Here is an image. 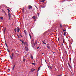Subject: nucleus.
I'll return each mask as SVG.
<instances>
[{
    "label": "nucleus",
    "instance_id": "nucleus-1",
    "mask_svg": "<svg viewBox=\"0 0 76 76\" xmlns=\"http://www.w3.org/2000/svg\"><path fill=\"white\" fill-rule=\"evenodd\" d=\"M13 56H14V53H12V57L11 56H10V57L12 59H13Z\"/></svg>",
    "mask_w": 76,
    "mask_h": 76
},
{
    "label": "nucleus",
    "instance_id": "nucleus-2",
    "mask_svg": "<svg viewBox=\"0 0 76 76\" xmlns=\"http://www.w3.org/2000/svg\"><path fill=\"white\" fill-rule=\"evenodd\" d=\"M23 44H24V45H27V44H28V43L26 42H23Z\"/></svg>",
    "mask_w": 76,
    "mask_h": 76
},
{
    "label": "nucleus",
    "instance_id": "nucleus-3",
    "mask_svg": "<svg viewBox=\"0 0 76 76\" xmlns=\"http://www.w3.org/2000/svg\"><path fill=\"white\" fill-rule=\"evenodd\" d=\"M28 9H32V7L31 5H29L28 6Z\"/></svg>",
    "mask_w": 76,
    "mask_h": 76
},
{
    "label": "nucleus",
    "instance_id": "nucleus-4",
    "mask_svg": "<svg viewBox=\"0 0 76 76\" xmlns=\"http://www.w3.org/2000/svg\"><path fill=\"white\" fill-rule=\"evenodd\" d=\"M24 49L25 50H26V51L28 50V48L25 47V48Z\"/></svg>",
    "mask_w": 76,
    "mask_h": 76
},
{
    "label": "nucleus",
    "instance_id": "nucleus-5",
    "mask_svg": "<svg viewBox=\"0 0 76 76\" xmlns=\"http://www.w3.org/2000/svg\"><path fill=\"white\" fill-rule=\"evenodd\" d=\"M6 27L4 29V35L5 34V33L6 32Z\"/></svg>",
    "mask_w": 76,
    "mask_h": 76
},
{
    "label": "nucleus",
    "instance_id": "nucleus-6",
    "mask_svg": "<svg viewBox=\"0 0 76 76\" xmlns=\"http://www.w3.org/2000/svg\"><path fill=\"white\" fill-rule=\"evenodd\" d=\"M0 19H1L2 20H3V18L2 17H0Z\"/></svg>",
    "mask_w": 76,
    "mask_h": 76
},
{
    "label": "nucleus",
    "instance_id": "nucleus-7",
    "mask_svg": "<svg viewBox=\"0 0 76 76\" xmlns=\"http://www.w3.org/2000/svg\"><path fill=\"white\" fill-rule=\"evenodd\" d=\"M20 31V29L19 28H18L17 29V32H19V31Z\"/></svg>",
    "mask_w": 76,
    "mask_h": 76
},
{
    "label": "nucleus",
    "instance_id": "nucleus-8",
    "mask_svg": "<svg viewBox=\"0 0 76 76\" xmlns=\"http://www.w3.org/2000/svg\"><path fill=\"white\" fill-rule=\"evenodd\" d=\"M32 19H35V16H33L32 17Z\"/></svg>",
    "mask_w": 76,
    "mask_h": 76
},
{
    "label": "nucleus",
    "instance_id": "nucleus-9",
    "mask_svg": "<svg viewBox=\"0 0 76 76\" xmlns=\"http://www.w3.org/2000/svg\"><path fill=\"white\" fill-rule=\"evenodd\" d=\"M35 70V69H31V72H34V71Z\"/></svg>",
    "mask_w": 76,
    "mask_h": 76
},
{
    "label": "nucleus",
    "instance_id": "nucleus-10",
    "mask_svg": "<svg viewBox=\"0 0 76 76\" xmlns=\"http://www.w3.org/2000/svg\"><path fill=\"white\" fill-rule=\"evenodd\" d=\"M48 68L50 69L51 70V69H52V68L51 67H48Z\"/></svg>",
    "mask_w": 76,
    "mask_h": 76
},
{
    "label": "nucleus",
    "instance_id": "nucleus-11",
    "mask_svg": "<svg viewBox=\"0 0 76 76\" xmlns=\"http://www.w3.org/2000/svg\"><path fill=\"white\" fill-rule=\"evenodd\" d=\"M17 30V28H16L14 29V31H15V32H16Z\"/></svg>",
    "mask_w": 76,
    "mask_h": 76
},
{
    "label": "nucleus",
    "instance_id": "nucleus-12",
    "mask_svg": "<svg viewBox=\"0 0 76 76\" xmlns=\"http://www.w3.org/2000/svg\"><path fill=\"white\" fill-rule=\"evenodd\" d=\"M20 41H21V42H22V44L23 43V42H24V40H21Z\"/></svg>",
    "mask_w": 76,
    "mask_h": 76
},
{
    "label": "nucleus",
    "instance_id": "nucleus-13",
    "mask_svg": "<svg viewBox=\"0 0 76 76\" xmlns=\"http://www.w3.org/2000/svg\"><path fill=\"white\" fill-rule=\"evenodd\" d=\"M45 0H42L41 1V2H44Z\"/></svg>",
    "mask_w": 76,
    "mask_h": 76
},
{
    "label": "nucleus",
    "instance_id": "nucleus-14",
    "mask_svg": "<svg viewBox=\"0 0 76 76\" xmlns=\"http://www.w3.org/2000/svg\"><path fill=\"white\" fill-rule=\"evenodd\" d=\"M60 27L61 28H62V26L61 24H60Z\"/></svg>",
    "mask_w": 76,
    "mask_h": 76
},
{
    "label": "nucleus",
    "instance_id": "nucleus-15",
    "mask_svg": "<svg viewBox=\"0 0 76 76\" xmlns=\"http://www.w3.org/2000/svg\"><path fill=\"white\" fill-rule=\"evenodd\" d=\"M7 10L8 11V13H9L10 12V10H9V9H7Z\"/></svg>",
    "mask_w": 76,
    "mask_h": 76
},
{
    "label": "nucleus",
    "instance_id": "nucleus-16",
    "mask_svg": "<svg viewBox=\"0 0 76 76\" xmlns=\"http://www.w3.org/2000/svg\"><path fill=\"white\" fill-rule=\"evenodd\" d=\"M8 15L9 16H11V15H10V13H8Z\"/></svg>",
    "mask_w": 76,
    "mask_h": 76
},
{
    "label": "nucleus",
    "instance_id": "nucleus-17",
    "mask_svg": "<svg viewBox=\"0 0 76 76\" xmlns=\"http://www.w3.org/2000/svg\"><path fill=\"white\" fill-rule=\"evenodd\" d=\"M40 70V67H39L38 69V70L37 71V72H38L39 70Z\"/></svg>",
    "mask_w": 76,
    "mask_h": 76
},
{
    "label": "nucleus",
    "instance_id": "nucleus-18",
    "mask_svg": "<svg viewBox=\"0 0 76 76\" xmlns=\"http://www.w3.org/2000/svg\"><path fill=\"white\" fill-rule=\"evenodd\" d=\"M29 35L30 36V38H31V39H32V37H31V36L30 35V34H29Z\"/></svg>",
    "mask_w": 76,
    "mask_h": 76
},
{
    "label": "nucleus",
    "instance_id": "nucleus-19",
    "mask_svg": "<svg viewBox=\"0 0 76 76\" xmlns=\"http://www.w3.org/2000/svg\"><path fill=\"white\" fill-rule=\"evenodd\" d=\"M31 59H33V56H31Z\"/></svg>",
    "mask_w": 76,
    "mask_h": 76
},
{
    "label": "nucleus",
    "instance_id": "nucleus-20",
    "mask_svg": "<svg viewBox=\"0 0 76 76\" xmlns=\"http://www.w3.org/2000/svg\"><path fill=\"white\" fill-rule=\"evenodd\" d=\"M37 14L38 15V16H39V13L38 12H37Z\"/></svg>",
    "mask_w": 76,
    "mask_h": 76
},
{
    "label": "nucleus",
    "instance_id": "nucleus-21",
    "mask_svg": "<svg viewBox=\"0 0 76 76\" xmlns=\"http://www.w3.org/2000/svg\"><path fill=\"white\" fill-rule=\"evenodd\" d=\"M62 76V74H61L60 75H57V76Z\"/></svg>",
    "mask_w": 76,
    "mask_h": 76
},
{
    "label": "nucleus",
    "instance_id": "nucleus-22",
    "mask_svg": "<svg viewBox=\"0 0 76 76\" xmlns=\"http://www.w3.org/2000/svg\"><path fill=\"white\" fill-rule=\"evenodd\" d=\"M66 30H64V29H63V32H66Z\"/></svg>",
    "mask_w": 76,
    "mask_h": 76
},
{
    "label": "nucleus",
    "instance_id": "nucleus-23",
    "mask_svg": "<svg viewBox=\"0 0 76 76\" xmlns=\"http://www.w3.org/2000/svg\"><path fill=\"white\" fill-rule=\"evenodd\" d=\"M64 36H65V35H66V33L64 32Z\"/></svg>",
    "mask_w": 76,
    "mask_h": 76
},
{
    "label": "nucleus",
    "instance_id": "nucleus-24",
    "mask_svg": "<svg viewBox=\"0 0 76 76\" xmlns=\"http://www.w3.org/2000/svg\"><path fill=\"white\" fill-rule=\"evenodd\" d=\"M63 43H64V39H63Z\"/></svg>",
    "mask_w": 76,
    "mask_h": 76
},
{
    "label": "nucleus",
    "instance_id": "nucleus-25",
    "mask_svg": "<svg viewBox=\"0 0 76 76\" xmlns=\"http://www.w3.org/2000/svg\"><path fill=\"white\" fill-rule=\"evenodd\" d=\"M32 64H33V65H34V66H35V64L34 63H32Z\"/></svg>",
    "mask_w": 76,
    "mask_h": 76
},
{
    "label": "nucleus",
    "instance_id": "nucleus-26",
    "mask_svg": "<svg viewBox=\"0 0 76 76\" xmlns=\"http://www.w3.org/2000/svg\"><path fill=\"white\" fill-rule=\"evenodd\" d=\"M15 68V67H13L12 69V70H14V68Z\"/></svg>",
    "mask_w": 76,
    "mask_h": 76
},
{
    "label": "nucleus",
    "instance_id": "nucleus-27",
    "mask_svg": "<svg viewBox=\"0 0 76 76\" xmlns=\"http://www.w3.org/2000/svg\"><path fill=\"white\" fill-rule=\"evenodd\" d=\"M7 51H8V52H9V53H10V51H9V49H7Z\"/></svg>",
    "mask_w": 76,
    "mask_h": 76
},
{
    "label": "nucleus",
    "instance_id": "nucleus-28",
    "mask_svg": "<svg viewBox=\"0 0 76 76\" xmlns=\"http://www.w3.org/2000/svg\"><path fill=\"white\" fill-rule=\"evenodd\" d=\"M68 66H69V67H71V66H70V64H68Z\"/></svg>",
    "mask_w": 76,
    "mask_h": 76
},
{
    "label": "nucleus",
    "instance_id": "nucleus-29",
    "mask_svg": "<svg viewBox=\"0 0 76 76\" xmlns=\"http://www.w3.org/2000/svg\"><path fill=\"white\" fill-rule=\"evenodd\" d=\"M25 61V59H23V61Z\"/></svg>",
    "mask_w": 76,
    "mask_h": 76
},
{
    "label": "nucleus",
    "instance_id": "nucleus-30",
    "mask_svg": "<svg viewBox=\"0 0 76 76\" xmlns=\"http://www.w3.org/2000/svg\"><path fill=\"white\" fill-rule=\"evenodd\" d=\"M58 41H60V38H58Z\"/></svg>",
    "mask_w": 76,
    "mask_h": 76
},
{
    "label": "nucleus",
    "instance_id": "nucleus-31",
    "mask_svg": "<svg viewBox=\"0 0 76 76\" xmlns=\"http://www.w3.org/2000/svg\"><path fill=\"white\" fill-rule=\"evenodd\" d=\"M5 45H6V47H7V44H6V43H5Z\"/></svg>",
    "mask_w": 76,
    "mask_h": 76
},
{
    "label": "nucleus",
    "instance_id": "nucleus-32",
    "mask_svg": "<svg viewBox=\"0 0 76 76\" xmlns=\"http://www.w3.org/2000/svg\"><path fill=\"white\" fill-rule=\"evenodd\" d=\"M47 48H48L50 49V47H48V46H47Z\"/></svg>",
    "mask_w": 76,
    "mask_h": 76
},
{
    "label": "nucleus",
    "instance_id": "nucleus-33",
    "mask_svg": "<svg viewBox=\"0 0 76 76\" xmlns=\"http://www.w3.org/2000/svg\"><path fill=\"white\" fill-rule=\"evenodd\" d=\"M8 70L9 71V72H10V69H8Z\"/></svg>",
    "mask_w": 76,
    "mask_h": 76
},
{
    "label": "nucleus",
    "instance_id": "nucleus-34",
    "mask_svg": "<svg viewBox=\"0 0 76 76\" xmlns=\"http://www.w3.org/2000/svg\"><path fill=\"white\" fill-rule=\"evenodd\" d=\"M22 12L23 13V12H24V10H22Z\"/></svg>",
    "mask_w": 76,
    "mask_h": 76
},
{
    "label": "nucleus",
    "instance_id": "nucleus-35",
    "mask_svg": "<svg viewBox=\"0 0 76 76\" xmlns=\"http://www.w3.org/2000/svg\"><path fill=\"white\" fill-rule=\"evenodd\" d=\"M43 44H45V45H46V43H45L44 42L43 43Z\"/></svg>",
    "mask_w": 76,
    "mask_h": 76
},
{
    "label": "nucleus",
    "instance_id": "nucleus-36",
    "mask_svg": "<svg viewBox=\"0 0 76 76\" xmlns=\"http://www.w3.org/2000/svg\"><path fill=\"white\" fill-rule=\"evenodd\" d=\"M55 70H56V71H57V69L55 68Z\"/></svg>",
    "mask_w": 76,
    "mask_h": 76
},
{
    "label": "nucleus",
    "instance_id": "nucleus-37",
    "mask_svg": "<svg viewBox=\"0 0 76 76\" xmlns=\"http://www.w3.org/2000/svg\"><path fill=\"white\" fill-rule=\"evenodd\" d=\"M39 48V47H38L37 48V49H38V48Z\"/></svg>",
    "mask_w": 76,
    "mask_h": 76
},
{
    "label": "nucleus",
    "instance_id": "nucleus-38",
    "mask_svg": "<svg viewBox=\"0 0 76 76\" xmlns=\"http://www.w3.org/2000/svg\"><path fill=\"white\" fill-rule=\"evenodd\" d=\"M5 13V15H7V14H6V12H4Z\"/></svg>",
    "mask_w": 76,
    "mask_h": 76
},
{
    "label": "nucleus",
    "instance_id": "nucleus-39",
    "mask_svg": "<svg viewBox=\"0 0 76 76\" xmlns=\"http://www.w3.org/2000/svg\"><path fill=\"white\" fill-rule=\"evenodd\" d=\"M10 17L11 16H9V19L10 20Z\"/></svg>",
    "mask_w": 76,
    "mask_h": 76
},
{
    "label": "nucleus",
    "instance_id": "nucleus-40",
    "mask_svg": "<svg viewBox=\"0 0 76 76\" xmlns=\"http://www.w3.org/2000/svg\"><path fill=\"white\" fill-rule=\"evenodd\" d=\"M17 36L18 37V38H19V35H18Z\"/></svg>",
    "mask_w": 76,
    "mask_h": 76
},
{
    "label": "nucleus",
    "instance_id": "nucleus-41",
    "mask_svg": "<svg viewBox=\"0 0 76 76\" xmlns=\"http://www.w3.org/2000/svg\"><path fill=\"white\" fill-rule=\"evenodd\" d=\"M42 42H43V43H44V41H42Z\"/></svg>",
    "mask_w": 76,
    "mask_h": 76
},
{
    "label": "nucleus",
    "instance_id": "nucleus-42",
    "mask_svg": "<svg viewBox=\"0 0 76 76\" xmlns=\"http://www.w3.org/2000/svg\"><path fill=\"white\" fill-rule=\"evenodd\" d=\"M45 60V61L46 63H47V62L46 61V60Z\"/></svg>",
    "mask_w": 76,
    "mask_h": 76
},
{
    "label": "nucleus",
    "instance_id": "nucleus-43",
    "mask_svg": "<svg viewBox=\"0 0 76 76\" xmlns=\"http://www.w3.org/2000/svg\"><path fill=\"white\" fill-rule=\"evenodd\" d=\"M23 10H24V8H23Z\"/></svg>",
    "mask_w": 76,
    "mask_h": 76
},
{
    "label": "nucleus",
    "instance_id": "nucleus-44",
    "mask_svg": "<svg viewBox=\"0 0 76 76\" xmlns=\"http://www.w3.org/2000/svg\"><path fill=\"white\" fill-rule=\"evenodd\" d=\"M37 42H36V44H37Z\"/></svg>",
    "mask_w": 76,
    "mask_h": 76
},
{
    "label": "nucleus",
    "instance_id": "nucleus-45",
    "mask_svg": "<svg viewBox=\"0 0 76 76\" xmlns=\"http://www.w3.org/2000/svg\"><path fill=\"white\" fill-rule=\"evenodd\" d=\"M55 53V52H53V54H54V53Z\"/></svg>",
    "mask_w": 76,
    "mask_h": 76
},
{
    "label": "nucleus",
    "instance_id": "nucleus-46",
    "mask_svg": "<svg viewBox=\"0 0 76 76\" xmlns=\"http://www.w3.org/2000/svg\"><path fill=\"white\" fill-rule=\"evenodd\" d=\"M25 33L26 34V32H25Z\"/></svg>",
    "mask_w": 76,
    "mask_h": 76
},
{
    "label": "nucleus",
    "instance_id": "nucleus-47",
    "mask_svg": "<svg viewBox=\"0 0 76 76\" xmlns=\"http://www.w3.org/2000/svg\"><path fill=\"white\" fill-rule=\"evenodd\" d=\"M0 53H1V51L0 50Z\"/></svg>",
    "mask_w": 76,
    "mask_h": 76
},
{
    "label": "nucleus",
    "instance_id": "nucleus-48",
    "mask_svg": "<svg viewBox=\"0 0 76 76\" xmlns=\"http://www.w3.org/2000/svg\"><path fill=\"white\" fill-rule=\"evenodd\" d=\"M71 58H70V60H71Z\"/></svg>",
    "mask_w": 76,
    "mask_h": 76
},
{
    "label": "nucleus",
    "instance_id": "nucleus-49",
    "mask_svg": "<svg viewBox=\"0 0 76 76\" xmlns=\"http://www.w3.org/2000/svg\"><path fill=\"white\" fill-rule=\"evenodd\" d=\"M15 66H14L13 67H15Z\"/></svg>",
    "mask_w": 76,
    "mask_h": 76
},
{
    "label": "nucleus",
    "instance_id": "nucleus-50",
    "mask_svg": "<svg viewBox=\"0 0 76 76\" xmlns=\"http://www.w3.org/2000/svg\"><path fill=\"white\" fill-rule=\"evenodd\" d=\"M36 8L37 9H38V8H37V7H36Z\"/></svg>",
    "mask_w": 76,
    "mask_h": 76
},
{
    "label": "nucleus",
    "instance_id": "nucleus-51",
    "mask_svg": "<svg viewBox=\"0 0 76 76\" xmlns=\"http://www.w3.org/2000/svg\"><path fill=\"white\" fill-rule=\"evenodd\" d=\"M42 54H44V53H42Z\"/></svg>",
    "mask_w": 76,
    "mask_h": 76
},
{
    "label": "nucleus",
    "instance_id": "nucleus-52",
    "mask_svg": "<svg viewBox=\"0 0 76 76\" xmlns=\"http://www.w3.org/2000/svg\"><path fill=\"white\" fill-rule=\"evenodd\" d=\"M21 37H22V36L21 35Z\"/></svg>",
    "mask_w": 76,
    "mask_h": 76
},
{
    "label": "nucleus",
    "instance_id": "nucleus-53",
    "mask_svg": "<svg viewBox=\"0 0 76 76\" xmlns=\"http://www.w3.org/2000/svg\"><path fill=\"white\" fill-rule=\"evenodd\" d=\"M45 51V50H44Z\"/></svg>",
    "mask_w": 76,
    "mask_h": 76
},
{
    "label": "nucleus",
    "instance_id": "nucleus-54",
    "mask_svg": "<svg viewBox=\"0 0 76 76\" xmlns=\"http://www.w3.org/2000/svg\"><path fill=\"white\" fill-rule=\"evenodd\" d=\"M44 41H45V40Z\"/></svg>",
    "mask_w": 76,
    "mask_h": 76
}]
</instances>
